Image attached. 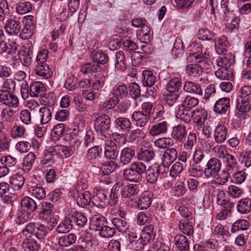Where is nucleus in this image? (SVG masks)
<instances>
[{"label": "nucleus", "instance_id": "aec40b11", "mask_svg": "<svg viewBox=\"0 0 251 251\" xmlns=\"http://www.w3.org/2000/svg\"><path fill=\"white\" fill-rule=\"evenodd\" d=\"M237 212L241 215L247 214L251 211V201L244 198L239 200L236 205Z\"/></svg>", "mask_w": 251, "mask_h": 251}, {"label": "nucleus", "instance_id": "338daca9", "mask_svg": "<svg viewBox=\"0 0 251 251\" xmlns=\"http://www.w3.org/2000/svg\"><path fill=\"white\" fill-rule=\"evenodd\" d=\"M173 139L169 137L160 138L154 142L155 146L160 149H167L168 147L173 146Z\"/></svg>", "mask_w": 251, "mask_h": 251}, {"label": "nucleus", "instance_id": "473e14b6", "mask_svg": "<svg viewBox=\"0 0 251 251\" xmlns=\"http://www.w3.org/2000/svg\"><path fill=\"white\" fill-rule=\"evenodd\" d=\"M36 159V156L32 152H29L24 157L23 170L25 173L29 172L31 169Z\"/></svg>", "mask_w": 251, "mask_h": 251}, {"label": "nucleus", "instance_id": "5fc2aeb1", "mask_svg": "<svg viewBox=\"0 0 251 251\" xmlns=\"http://www.w3.org/2000/svg\"><path fill=\"white\" fill-rule=\"evenodd\" d=\"M247 175L245 170L238 171L232 175L231 181L236 184H241L245 181Z\"/></svg>", "mask_w": 251, "mask_h": 251}, {"label": "nucleus", "instance_id": "cd10ccee", "mask_svg": "<svg viewBox=\"0 0 251 251\" xmlns=\"http://www.w3.org/2000/svg\"><path fill=\"white\" fill-rule=\"evenodd\" d=\"M236 108L240 112L246 113L251 110V99L238 98L236 101Z\"/></svg>", "mask_w": 251, "mask_h": 251}, {"label": "nucleus", "instance_id": "052dcab7", "mask_svg": "<svg viewBox=\"0 0 251 251\" xmlns=\"http://www.w3.org/2000/svg\"><path fill=\"white\" fill-rule=\"evenodd\" d=\"M123 175L128 181L138 182L141 180V176L136 174L130 167L124 170Z\"/></svg>", "mask_w": 251, "mask_h": 251}, {"label": "nucleus", "instance_id": "72a5a7b5", "mask_svg": "<svg viewBox=\"0 0 251 251\" xmlns=\"http://www.w3.org/2000/svg\"><path fill=\"white\" fill-rule=\"evenodd\" d=\"M206 117L207 113L204 109L200 108L193 110L192 118L194 122L198 125H203Z\"/></svg>", "mask_w": 251, "mask_h": 251}, {"label": "nucleus", "instance_id": "774afa93", "mask_svg": "<svg viewBox=\"0 0 251 251\" xmlns=\"http://www.w3.org/2000/svg\"><path fill=\"white\" fill-rule=\"evenodd\" d=\"M219 243L216 240L207 241L200 246V251H217Z\"/></svg>", "mask_w": 251, "mask_h": 251}, {"label": "nucleus", "instance_id": "a19ab883", "mask_svg": "<svg viewBox=\"0 0 251 251\" xmlns=\"http://www.w3.org/2000/svg\"><path fill=\"white\" fill-rule=\"evenodd\" d=\"M115 68L120 71H124L126 68L125 53L123 51H119L115 55Z\"/></svg>", "mask_w": 251, "mask_h": 251}, {"label": "nucleus", "instance_id": "69168bd1", "mask_svg": "<svg viewBox=\"0 0 251 251\" xmlns=\"http://www.w3.org/2000/svg\"><path fill=\"white\" fill-rule=\"evenodd\" d=\"M101 148L95 146L90 149L87 152L88 158L91 161L98 160L101 156Z\"/></svg>", "mask_w": 251, "mask_h": 251}, {"label": "nucleus", "instance_id": "f8f14e48", "mask_svg": "<svg viewBox=\"0 0 251 251\" xmlns=\"http://www.w3.org/2000/svg\"><path fill=\"white\" fill-rule=\"evenodd\" d=\"M32 48L31 43H27L25 46V49L20 52V61L25 66H28L31 63Z\"/></svg>", "mask_w": 251, "mask_h": 251}, {"label": "nucleus", "instance_id": "864d4df0", "mask_svg": "<svg viewBox=\"0 0 251 251\" xmlns=\"http://www.w3.org/2000/svg\"><path fill=\"white\" fill-rule=\"evenodd\" d=\"M215 75L218 78L221 80H228L232 77L231 68H225L219 67L215 72Z\"/></svg>", "mask_w": 251, "mask_h": 251}, {"label": "nucleus", "instance_id": "680f3d73", "mask_svg": "<svg viewBox=\"0 0 251 251\" xmlns=\"http://www.w3.org/2000/svg\"><path fill=\"white\" fill-rule=\"evenodd\" d=\"M112 224L114 228L117 229L119 232H124L128 228L127 222L124 219L120 218H113L112 221Z\"/></svg>", "mask_w": 251, "mask_h": 251}, {"label": "nucleus", "instance_id": "de8ad7c7", "mask_svg": "<svg viewBox=\"0 0 251 251\" xmlns=\"http://www.w3.org/2000/svg\"><path fill=\"white\" fill-rule=\"evenodd\" d=\"M186 71L189 76L193 77H198L202 74V69L198 63L188 65Z\"/></svg>", "mask_w": 251, "mask_h": 251}, {"label": "nucleus", "instance_id": "c9c22d12", "mask_svg": "<svg viewBox=\"0 0 251 251\" xmlns=\"http://www.w3.org/2000/svg\"><path fill=\"white\" fill-rule=\"evenodd\" d=\"M183 90L188 93H194L200 96L202 94L200 85L193 81H185L183 85Z\"/></svg>", "mask_w": 251, "mask_h": 251}, {"label": "nucleus", "instance_id": "0eeeda50", "mask_svg": "<svg viewBox=\"0 0 251 251\" xmlns=\"http://www.w3.org/2000/svg\"><path fill=\"white\" fill-rule=\"evenodd\" d=\"M80 144L79 141L75 140L74 142V144L69 147L58 145L52 148V151L55 155L60 156L62 158H67L73 154L75 147L77 148Z\"/></svg>", "mask_w": 251, "mask_h": 251}, {"label": "nucleus", "instance_id": "b1692460", "mask_svg": "<svg viewBox=\"0 0 251 251\" xmlns=\"http://www.w3.org/2000/svg\"><path fill=\"white\" fill-rule=\"evenodd\" d=\"M150 116L144 114L143 111H134L131 116V119L135 124L140 127H144L150 119Z\"/></svg>", "mask_w": 251, "mask_h": 251}, {"label": "nucleus", "instance_id": "f3484780", "mask_svg": "<svg viewBox=\"0 0 251 251\" xmlns=\"http://www.w3.org/2000/svg\"><path fill=\"white\" fill-rule=\"evenodd\" d=\"M54 208L53 204L49 202H43L41 206V211L39 214L40 218L48 221L50 217H53Z\"/></svg>", "mask_w": 251, "mask_h": 251}, {"label": "nucleus", "instance_id": "6e6552de", "mask_svg": "<svg viewBox=\"0 0 251 251\" xmlns=\"http://www.w3.org/2000/svg\"><path fill=\"white\" fill-rule=\"evenodd\" d=\"M0 101L9 107H16L19 104L18 97L9 90H0Z\"/></svg>", "mask_w": 251, "mask_h": 251}, {"label": "nucleus", "instance_id": "dca6fc26", "mask_svg": "<svg viewBox=\"0 0 251 251\" xmlns=\"http://www.w3.org/2000/svg\"><path fill=\"white\" fill-rule=\"evenodd\" d=\"M33 72L39 76L48 78L52 75V72L47 63H36Z\"/></svg>", "mask_w": 251, "mask_h": 251}, {"label": "nucleus", "instance_id": "20e7f679", "mask_svg": "<svg viewBox=\"0 0 251 251\" xmlns=\"http://www.w3.org/2000/svg\"><path fill=\"white\" fill-rule=\"evenodd\" d=\"M67 215L72 226L74 224L78 227H84L87 224V217L83 213L75 209L69 208Z\"/></svg>", "mask_w": 251, "mask_h": 251}, {"label": "nucleus", "instance_id": "a211bd4d", "mask_svg": "<svg viewBox=\"0 0 251 251\" xmlns=\"http://www.w3.org/2000/svg\"><path fill=\"white\" fill-rule=\"evenodd\" d=\"M153 194L150 191H146L140 196L138 201V207L140 209H146L149 207L152 202Z\"/></svg>", "mask_w": 251, "mask_h": 251}, {"label": "nucleus", "instance_id": "c85d7f7f", "mask_svg": "<svg viewBox=\"0 0 251 251\" xmlns=\"http://www.w3.org/2000/svg\"><path fill=\"white\" fill-rule=\"evenodd\" d=\"M119 154L118 145L112 141L105 147L104 155L107 158L114 159Z\"/></svg>", "mask_w": 251, "mask_h": 251}, {"label": "nucleus", "instance_id": "4468645a", "mask_svg": "<svg viewBox=\"0 0 251 251\" xmlns=\"http://www.w3.org/2000/svg\"><path fill=\"white\" fill-rule=\"evenodd\" d=\"M177 151L175 148H167L165 151L163 157L162 164L163 167L168 168L171 163L177 158Z\"/></svg>", "mask_w": 251, "mask_h": 251}, {"label": "nucleus", "instance_id": "6ab92c4d", "mask_svg": "<svg viewBox=\"0 0 251 251\" xmlns=\"http://www.w3.org/2000/svg\"><path fill=\"white\" fill-rule=\"evenodd\" d=\"M167 129V122L162 121L152 125L149 129V133L151 136L154 137L166 133Z\"/></svg>", "mask_w": 251, "mask_h": 251}, {"label": "nucleus", "instance_id": "79ce46f5", "mask_svg": "<svg viewBox=\"0 0 251 251\" xmlns=\"http://www.w3.org/2000/svg\"><path fill=\"white\" fill-rule=\"evenodd\" d=\"M214 192L216 193V202L219 205H226L229 207L230 204H234L227 199L226 193L223 190L218 189Z\"/></svg>", "mask_w": 251, "mask_h": 251}, {"label": "nucleus", "instance_id": "a18cd8bd", "mask_svg": "<svg viewBox=\"0 0 251 251\" xmlns=\"http://www.w3.org/2000/svg\"><path fill=\"white\" fill-rule=\"evenodd\" d=\"M91 201H92L91 194L89 191H85L83 193L79 194L76 199L77 204L82 207L88 205Z\"/></svg>", "mask_w": 251, "mask_h": 251}, {"label": "nucleus", "instance_id": "1a4fd4ad", "mask_svg": "<svg viewBox=\"0 0 251 251\" xmlns=\"http://www.w3.org/2000/svg\"><path fill=\"white\" fill-rule=\"evenodd\" d=\"M110 119L109 116L106 115L100 116L95 121V129L97 132L104 135L110 128Z\"/></svg>", "mask_w": 251, "mask_h": 251}, {"label": "nucleus", "instance_id": "412c9836", "mask_svg": "<svg viewBox=\"0 0 251 251\" xmlns=\"http://www.w3.org/2000/svg\"><path fill=\"white\" fill-rule=\"evenodd\" d=\"M230 107V100L228 98H223L218 100L215 103L214 110L220 114H225Z\"/></svg>", "mask_w": 251, "mask_h": 251}, {"label": "nucleus", "instance_id": "13d9d810", "mask_svg": "<svg viewBox=\"0 0 251 251\" xmlns=\"http://www.w3.org/2000/svg\"><path fill=\"white\" fill-rule=\"evenodd\" d=\"M138 160L145 162H149L152 159L154 156L153 151L150 149H142L137 155Z\"/></svg>", "mask_w": 251, "mask_h": 251}, {"label": "nucleus", "instance_id": "6e6d98bb", "mask_svg": "<svg viewBox=\"0 0 251 251\" xmlns=\"http://www.w3.org/2000/svg\"><path fill=\"white\" fill-rule=\"evenodd\" d=\"M76 237L73 233H70L60 237L58 244L62 247H68L74 244L76 241Z\"/></svg>", "mask_w": 251, "mask_h": 251}, {"label": "nucleus", "instance_id": "9b49d317", "mask_svg": "<svg viewBox=\"0 0 251 251\" xmlns=\"http://www.w3.org/2000/svg\"><path fill=\"white\" fill-rule=\"evenodd\" d=\"M4 28L8 34L18 35L21 31L22 25L19 21L9 19L6 21Z\"/></svg>", "mask_w": 251, "mask_h": 251}, {"label": "nucleus", "instance_id": "c756f323", "mask_svg": "<svg viewBox=\"0 0 251 251\" xmlns=\"http://www.w3.org/2000/svg\"><path fill=\"white\" fill-rule=\"evenodd\" d=\"M193 116V111L182 106L178 108L176 113V117L181 121L188 123L191 120Z\"/></svg>", "mask_w": 251, "mask_h": 251}, {"label": "nucleus", "instance_id": "0e129e2a", "mask_svg": "<svg viewBox=\"0 0 251 251\" xmlns=\"http://www.w3.org/2000/svg\"><path fill=\"white\" fill-rule=\"evenodd\" d=\"M228 196L232 199L239 198L243 194V190L235 185H230L226 190Z\"/></svg>", "mask_w": 251, "mask_h": 251}, {"label": "nucleus", "instance_id": "7ed1b4c3", "mask_svg": "<svg viewBox=\"0 0 251 251\" xmlns=\"http://www.w3.org/2000/svg\"><path fill=\"white\" fill-rule=\"evenodd\" d=\"M26 232H29L38 239H41L45 237L48 233L46 227L41 224L30 223L26 226L25 229L22 231L23 234L26 235Z\"/></svg>", "mask_w": 251, "mask_h": 251}, {"label": "nucleus", "instance_id": "c03bdc74", "mask_svg": "<svg viewBox=\"0 0 251 251\" xmlns=\"http://www.w3.org/2000/svg\"><path fill=\"white\" fill-rule=\"evenodd\" d=\"M44 89V86L42 82L39 81L34 82L30 86V95L32 97H38L42 95Z\"/></svg>", "mask_w": 251, "mask_h": 251}, {"label": "nucleus", "instance_id": "bb28decb", "mask_svg": "<svg viewBox=\"0 0 251 251\" xmlns=\"http://www.w3.org/2000/svg\"><path fill=\"white\" fill-rule=\"evenodd\" d=\"M215 46L216 51L219 54L224 53L229 48V42L227 38L225 36H221L217 39H214Z\"/></svg>", "mask_w": 251, "mask_h": 251}, {"label": "nucleus", "instance_id": "393cba45", "mask_svg": "<svg viewBox=\"0 0 251 251\" xmlns=\"http://www.w3.org/2000/svg\"><path fill=\"white\" fill-rule=\"evenodd\" d=\"M23 247L25 251H39L40 244L33 236H29L24 240Z\"/></svg>", "mask_w": 251, "mask_h": 251}, {"label": "nucleus", "instance_id": "f704fd0d", "mask_svg": "<svg viewBox=\"0 0 251 251\" xmlns=\"http://www.w3.org/2000/svg\"><path fill=\"white\" fill-rule=\"evenodd\" d=\"M146 178L147 181L151 183H154L158 179L160 173L158 167H150L146 171Z\"/></svg>", "mask_w": 251, "mask_h": 251}, {"label": "nucleus", "instance_id": "09e8293b", "mask_svg": "<svg viewBox=\"0 0 251 251\" xmlns=\"http://www.w3.org/2000/svg\"><path fill=\"white\" fill-rule=\"evenodd\" d=\"M142 83L145 86L151 87L156 81V77L151 71H144L143 72Z\"/></svg>", "mask_w": 251, "mask_h": 251}, {"label": "nucleus", "instance_id": "603ef678", "mask_svg": "<svg viewBox=\"0 0 251 251\" xmlns=\"http://www.w3.org/2000/svg\"><path fill=\"white\" fill-rule=\"evenodd\" d=\"M4 129H0V149L2 151L9 149L11 141V139Z\"/></svg>", "mask_w": 251, "mask_h": 251}, {"label": "nucleus", "instance_id": "ddd939ff", "mask_svg": "<svg viewBox=\"0 0 251 251\" xmlns=\"http://www.w3.org/2000/svg\"><path fill=\"white\" fill-rule=\"evenodd\" d=\"M135 157L134 149L126 147L122 150L120 154V162L123 165L129 164Z\"/></svg>", "mask_w": 251, "mask_h": 251}, {"label": "nucleus", "instance_id": "e433bc0d", "mask_svg": "<svg viewBox=\"0 0 251 251\" xmlns=\"http://www.w3.org/2000/svg\"><path fill=\"white\" fill-rule=\"evenodd\" d=\"M114 124L117 128L125 131H128L132 126L129 119L126 117H121L115 118Z\"/></svg>", "mask_w": 251, "mask_h": 251}, {"label": "nucleus", "instance_id": "3c124183", "mask_svg": "<svg viewBox=\"0 0 251 251\" xmlns=\"http://www.w3.org/2000/svg\"><path fill=\"white\" fill-rule=\"evenodd\" d=\"M28 192L31 195L38 200H42L46 197V191L44 188L40 186H33L28 188Z\"/></svg>", "mask_w": 251, "mask_h": 251}, {"label": "nucleus", "instance_id": "423d86ee", "mask_svg": "<svg viewBox=\"0 0 251 251\" xmlns=\"http://www.w3.org/2000/svg\"><path fill=\"white\" fill-rule=\"evenodd\" d=\"M119 186L122 198H130L137 195L139 192V185L133 183L124 184L122 181L117 182Z\"/></svg>", "mask_w": 251, "mask_h": 251}, {"label": "nucleus", "instance_id": "ea45409f", "mask_svg": "<svg viewBox=\"0 0 251 251\" xmlns=\"http://www.w3.org/2000/svg\"><path fill=\"white\" fill-rule=\"evenodd\" d=\"M100 66L93 62L85 63L81 66L80 71L84 75L92 74L100 71Z\"/></svg>", "mask_w": 251, "mask_h": 251}, {"label": "nucleus", "instance_id": "f03ea898", "mask_svg": "<svg viewBox=\"0 0 251 251\" xmlns=\"http://www.w3.org/2000/svg\"><path fill=\"white\" fill-rule=\"evenodd\" d=\"M209 56V53L198 52L190 54L187 60L190 62L194 61L195 63H199L202 72L203 70L209 69L212 66V63L208 60Z\"/></svg>", "mask_w": 251, "mask_h": 251}, {"label": "nucleus", "instance_id": "e2e57ef3", "mask_svg": "<svg viewBox=\"0 0 251 251\" xmlns=\"http://www.w3.org/2000/svg\"><path fill=\"white\" fill-rule=\"evenodd\" d=\"M15 9L17 13L25 14L31 11L32 5L28 1H21L16 4Z\"/></svg>", "mask_w": 251, "mask_h": 251}, {"label": "nucleus", "instance_id": "2f4dec72", "mask_svg": "<svg viewBox=\"0 0 251 251\" xmlns=\"http://www.w3.org/2000/svg\"><path fill=\"white\" fill-rule=\"evenodd\" d=\"M226 128L225 126L223 125L217 126L214 132L215 142L218 143L224 142L226 139Z\"/></svg>", "mask_w": 251, "mask_h": 251}, {"label": "nucleus", "instance_id": "37998d69", "mask_svg": "<svg viewBox=\"0 0 251 251\" xmlns=\"http://www.w3.org/2000/svg\"><path fill=\"white\" fill-rule=\"evenodd\" d=\"M207 160V155L204 150L198 148L195 151L193 155V161L195 164L204 163Z\"/></svg>", "mask_w": 251, "mask_h": 251}, {"label": "nucleus", "instance_id": "5701e85b", "mask_svg": "<svg viewBox=\"0 0 251 251\" xmlns=\"http://www.w3.org/2000/svg\"><path fill=\"white\" fill-rule=\"evenodd\" d=\"M106 223V219L104 217L99 215H94L91 218L89 228L93 231H100Z\"/></svg>", "mask_w": 251, "mask_h": 251}, {"label": "nucleus", "instance_id": "a878e982", "mask_svg": "<svg viewBox=\"0 0 251 251\" xmlns=\"http://www.w3.org/2000/svg\"><path fill=\"white\" fill-rule=\"evenodd\" d=\"M174 243L179 251L189 250V243L188 239L183 235H176L174 238Z\"/></svg>", "mask_w": 251, "mask_h": 251}, {"label": "nucleus", "instance_id": "49530a36", "mask_svg": "<svg viewBox=\"0 0 251 251\" xmlns=\"http://www.w3.org/2000/svg\"><path fill=\"white\" fill-rule=\"evenodd\" d=\"M39 116L41 118L40 123L45 125L49 123L52 118V112L47 107H42L39 110Z\"/></svg>", "mask_w": 251, "mask_h": 251}, {"label": "nucleus", "instance_id": "bf43d9fd", "mask_svg": "<svg viewBox=\"0 0 251 251\" xmlns=\"http://www.w3.org/2000/svg\"><path fill=\"white\" fill-rule=\"evenodd\" d=\"M72 228L71 222L66 215L65 220L57 226L56 231L58 233H65L68 232Z\"/></svg>", "mask_w": 251, "mask_h": 251}, {"label": "nucleus", "instance_id": "9d476101", "mask_svg": "<svg viewBox=\"0 0 251 251\" xmlns=\"http://www.w3.org/2000/svg\"><path fill=\"white\" fill-rule=\"evenodd\" d=\"M109 192L103 189L97 191L95 195L93 196L92 203L97 207H103L108 203V196Z\"/></svg>", "mask_w": 251, "mask_h": 251}, {"label": "nucleus", "instance_id": "4c0bfd02", "mask_svg": "<svg viewBox=\"0 0 251 251\" xmlns=\"http://www.w3.org/2000/svg\"><path fill=\"white\" fill-rule=\"evenodd\" d=\"M185 138L183 147L188 151L192 150L197 143V137L196 133L190 132Z\"/></svg>", "mask_w": 251, "mask_h": 251}, {"label": "nucleus", "instance_id": "4be33fe9", "mask_svg": "<svg viewBox=\"0 0 251 251\" xmlns=\"http://www.w3.org/2000/svg\"><path fill=\"white\" fill-rule=\"evenodd\" d=\"M234 62V55L231 53H225L217 59V65L219 67L231 68Z\"/></svg>", "mask_w": 251, "mask_h": 251}, {"label": "nucleus", "instance_id": "39448f33", "mask_svg": "<svg viewBox=\"0 0 251 251\" xmlns=\"http://www.w3.org/2000/svg\"><path fill=\"white\" fill-rule=\"evenodd\" d=\"M221 163L217 158H211L207 162L204 174L207 178L215 177L221 168Z\"/></svg>", "mask_w": 251, "mask_h": 251}, {"label": "nucleus", "instance_id": "8fccbe9b", "mask_svg": "<svg viewBox=\"0 0 251 251\" xmlns=\"http://www.w3.org/2000/svg\"><path fill=\"white\" fill-rule=\"evenodd\" d=\"M119 186H118L116 182L111 190L110 194L109 195V200H108V203L111 206H113L117 203L120 194Z\"/></svg>", "mask_w": 251, "mask_h": 251}, {"label": "nucleus", "instance_id": "7c9ffc66", "mask_svg": "<svg viewBox=\"0 0 251 251\" xmlns=\"http://www.w3.org/2000/svg\"><path fill=\"white\" fill-rule=\"evenodd\" d=\"M25 182V177L19 174L13 175L9 178V183L15 190H18L21 189L24 185Z\"/></svg>", "mask_w": 251, "mask_h": 251}, {"label": "nucleus", "instance_id": "2eb2a0df", "mask_svg": "<svg viewBox=\"0 0 251 251\" xmlns=\"http://www.w3.org/2000/svg\"><path fill=\"white\" fill-rule=\"evenodd\" d=\"M187 134L186 127L183 125L179 124L173 128L172 137L178 142L183 141Z\"/></svg>", "mask_w": 251, "mask_h": 251}, {"label": "nucleus", "instance_id": "f257e3e1", "mask_svg": "<svg viewBox=\"0 0 251 251\" xmlns=\"http://www.w3.org/2000/svg\"><path fill=\"white\" fill-rule=\"evenodd\" d=\"M19 45L13 39L8 40V45L6 42V37L2 30L0 29V54L6 52L14 56L16 54Z\"/></svg>", "mask_w": 251, "mask_h": 251}, {"label": "nucleus", "instance_id": "58836bf2", "mask_svg": "<svg viewBox=\"0 0 251 251\" xmlns=\"http://www.w3.org/2000/svg\"><path fill=\"white\" fill-rule=\"evenodd\" d=\"M21 206L27 211L33 212L37 208V204L32 199L29 197H25L21 200Z\"/></svg>", "mask_w": 251, "mask_h": 251}, {"label": "nucleus", "instance_id": "4d7b16f0", "mask_svg": "<svg viewBox=\"0 0 251 251\" xmlns=\"http://www.w3.org/2000/svg\"><path fill=\"white\" fill-rule=\"evenodd\" d=\"M181 79L178 77H174L169 80L166 87L167 91L170 92H175L181 86Z\"/></svg>", "mask_w": 251, "mask_h": 251}]
</instances>
